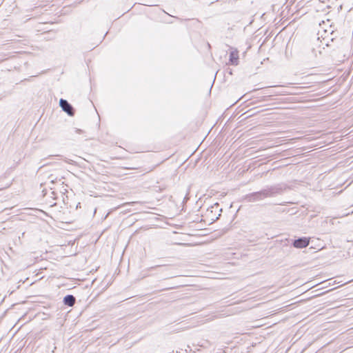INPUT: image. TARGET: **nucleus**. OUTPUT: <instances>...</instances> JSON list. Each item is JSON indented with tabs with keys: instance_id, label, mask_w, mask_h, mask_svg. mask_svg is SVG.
<instances>
[{
	"instance_id": "nucleus-4",
	"label": "nucleus",
	"mask_w": 353,
	"mask_h": 353,
	"mask_svg": "<svg viewBox=\"0 0 353 353\" xmlns=\"http://www.w3.org/2000/svg\"><path fill=\"white\" fill-rule=\"evenodd\" d=\"M310 243V239L307 237H299L294 239L292 242V245L296 248H306Z\"/></svg>"
},
{
	"instance_id": "nucleus-18",
	"label": "nucleus",
	"mask_w": 353,
	"mask_h": 353,
	"mask_svg": "<svg viewBox=\"0 0 353 353\" xmlns=\"http://www.w3.org/2000/svg\"><path fill=\"white\" fill-rule=\"evenodd\" d=\"M94 270V269L90 270L89 272H92Z\"/></svg>"
},
{
	"instance_id": "nucleus-20",
	"label": "nucleus",
	"mask_w": 353,
	"mask_h": 353,
	"mask_svg": "<svg viewBox=\"0 0 353 353\" xmlns=\"http://www.w3.org/2000/svg\"><path fill=\"white\" fill-rule=\"evenodd\" d=\"M96 211H97V208L94 209V214L96 213Z\"/></svg>"
},
{
	"instance_id": "nucleus-11",
	"label": "nucleus",
	"mask_w": 353,
	"mask_h": 353,
	"mask_svg": "<svg viewBox=\"0 0 353 353\" xmlns=\"http://www.w3.org/2000/svg\"><path fill=\"white\" fill-rule=\"evenodd\" d=\"M48 203H49V204H50V205L51 207H52V206H54V205H56V203L52 202V200H50V201H48Z\"/></svg>"
},
{
	"instance_id": "nucleus-19",
	"label": "nucleus",
	"mask_w": 353,
	"mask_h": 353,
	"mask_svg": "<svg viewBox=\"0 0 353 353\" xmlns=\"http://www.w3.org/2000/svg\"><path fill=\"white\" fill-rule=\"evenodd\" d=\"M14 326L12 327L10 331H12L14 329Z\"/></svg>"
},
{
	"instance_id": "nucleus-5",
	"label": "nucleus",
	"mask_w": 353,
	"mask_h": 353,
	"mask_svg": "<svg viewBox=\"0 0 353 353\" xmlns=\"http://www.w3.org/2000/svg\"><path fill=\"white\" fill-rule=\"evenodd\" d=\"M239 51L237 49L232 48L230 52L229 63L233 65H237L239 64Z\"/></svg>"
},
{
	"instance_id": "nucleus-16",
	"label": "nucleus",
	"mask_w": 353,
	"mask_h": 353,
	"mask_svg": "<svg viewBox=\"0 0 353 353\" xmlns=\"http://www.w3.org/2000/svg\"><path fill=\"white\" fill-rule=\"evenodd\" d=\"M96 327L90 328L89 332L93 331Z\"/></svg>"
},
{
	"instance_id": "nucleus-7",
	"label": "nucleus",
	"mask_w": 353,
	"mask_h": 353,
	"mask_svg": "<svg viewBox=\"0 0 353 353\" xmlns=\"http://www.w3.org/2000/svg\"><path fill=\"white\" fill-rule=\"evenodd\" d=\"M168 267L166 265H155L150 267L149 270H153L155 269H161V272H165L167 270Z\"/></svg>"
},
{
	"instance_id": "nucleus-21",
	"label": "nucleus",
	"mask_w": 353,
	"mask_h": 353,
	"mask_svg": "<svg viewBox=\"0 0 353 353\" xmlns=\"http://www.w3.org/2000/svg\"><path fill=\"white\" fill-rule=\"evenodd\" d=\"M50 190H53L54 189V188H52V187H50Z\"/></svg>"
},
{
	"instance_id": "nucleus-6",
	"label": "nucleus",
	"mask_w": 353,
	"mask_h": 353,
	"mask_svg": "<svg viewBox=\"0 0 353 353\" xmlns=\"http://www.w3.org/2000/svg\"><path fill=\"white\" fill-rule=\"evenodd\" d=\"M76 302V298L72 294H68L63 297V303L65 305L72 306Z\"/></svg>"
},
{
	"instance_id": "nucleus-10",
	"label": "nucleus",
	"mask_w": 353,
	"mask_h": 353,
	"mask_svg": "<svg viewBox=\"0 0 353 353\" xmlns=\"http://www.w3.org/2000/svg\"><path fill=\"white\" fill-rule=\"evenodd\" d=\"M261 325L258 323L255 322L254 324L253 325H252V328H256V327H259Z\"/></svg>"
},
{
	"instance_id": "nucleus-9",
	"label": "nucleus",
	"mask_w": 353,
	"mask_h": 353,
	"mask_svg": "<svg viewBox=\"0 0 353 353\" xmlns=\"http://www.w3.org/2000/svg\"><path fill=\"white\" fill-rule=\"evenodd\" d=\"M50 194H51L50 198H51L53 201H54V200H55V199H57V193L55 192V191H52V192H50Z\"/></svg>"
},
{
	"instance_id": "nucleus-8",
	"label": "nucleus",
	"mask_w": 353,
	"mask_h": 353,
	"mask_svg": "<svg viewBox=\"0 0 353 353\" xmlns=\"http://www.w3.org/2000/svg\"><path fill=\"white\" fill-rule=\"evenodd\" d=\"M48 179L50 180V183L52 184H54L55 183H57L58 181L61 182V179H57V178H54V176L52 174H51L50 176H49Z\"/></svg>"
},
{
	"instance_id": "nucleus-14",
	"label": "nucleus",
	"mask_w": 353,
	"mask_h": 353,
	"mask_svg": "<svg viewBox=\"0 0 353 353\" xmlns=\"http://www.w3.org/2000/svg\"><path fill=\"white\" fill-rule=\"evenodd\" d=\"M173 276H165L164 278H162V279L165 280V279H170V278H172Z\"/></svg>"
},
{
	"instance_id": "nucleus-17",
	"label": "nucleus",
	"mask_w": 353,
	"mask_h": 353,
	"mask_svg": "<svg viewBox=\"0 0 353 353\" xmlns=\"http://www.w3.org/2000/svg\"><path fill=\"white\" fill-rule=\"evenodd\" d=\"M42 192H43V196H45L46 195V192H45V190H42Z\"/></svg>"
},
{
	"instance_id": "nucleus-15",
	"label": "nucleus",
	"mask_w": 353,
	"mask_h": 353,
	"mask_svg": "<svg viewBox=\"0 0 353 353\" xmlns=\"http://www.w3.org/2000/svg\"><path fill=\"white\" fill-rule=\"evenodd\" d=\"M76 132H77V133H80V132H81V130H80V129H77Z\"/></svg>"
},
{
	"instance_id": "nucleus-13",
	"label": "nucleus",
	"mask_w": 353,
	"mask_h": 353,
	"mask_svg": "<svg viewBox=\"0 0 353 353\" xmlns=\"http://www.w3.org/2000/svg\"><path fill=\"white\" fill-rule=\"evenodd\" d=\"M173 288H174V287L166 288L165 289L160 290L159 291L168 290L173 289Z\"/></svg>"
},
{
	"instance_id": "nucleus-12",
	"label": "nucleus",
	"mask_w": 353,
	"mask_h": 353,
	"mask_svg": "<svg viewBox=\"0 0 353 353\" xmlns=\"http://www.w3.org/2000/svg\"><path fill=\"white\" fill-rule=\"evenodd\" d=\"M81 208V202H79L77 204V206H76V208L78 209V208Z\"/></svg>"
},
{
	"instance_id": "nucleus-2",
	"label": "nucleus",
	"mask_w": 353,
	"mask_h": 353,
	"mask_svg": "<svg viewBox=\"0 0 353 353\" xmlns=\"http://www.w3.org/2000/svg\"><path fill=\"white\" fill-rule=\"evenodd\" d=\"M59 106L61 108L62 110L66 112L69 116L72 117L74 115V108L66 99H61L59 100Z\"/></svg>"
},
{
	"instance_id": "nucleus-3",
	"label": "nucleus",
	"mask_w": 353,
	"mask_h": 353,
	"mask_svg": "<svg viewBox=\"0 0 353 353\" xmlns=\"http://www.w3.org/2000/svg\"><path fill=\"white\" fill-rule=\"evenodd\" d=\"M208 212L214 214L211 216V219L213 221H216L220 218L221 215L222 208H220V205L218 203H216L208 209Z\"/></svg>"
},
{
	"instance_id": "nucleus-1",
	"label": "nucleus",
	"mask_w": 353,
	"mask_h": 353,
	"mask_svg": "<svg viewBox=\"0 0 353 353\" xmlns=\"http://www.w3.org/2000/svg\"><path fill=\"white\" fill-rule=\"evenodd\" d=\"M284 190L285 188H283L280 184L267 186L265 188L262 189L260 191L245 195L243 198V201L248 203L261 201L266 198L281 194Z\"/></svg>"
}]
</instances>
